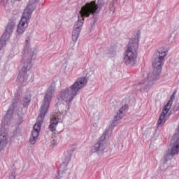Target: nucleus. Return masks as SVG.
Returning <instances> with one entry per match:
<instances>
[{
  "label": "nucleus",
  "instance_id": "f257e3e1",
  "mask_svg": "<svg viewBox=\"0 0 179 179\" xmlns=\"http://www.w3.org/2000/svg\"><path fill=\"white\" fill-rule=\"evenodd\" d=\"M54 93H55V83H52L48 88L43 99V103L40 108L38 121L34 126L31 136L29 139L31 145H34L36 143V141H37L38 135H40L41 124L44 121V118H45V115L48 113V108H50V104H51V100H52V95Z\"/></svg>",
  "mask_w": 179,
  "mask_h": 179
},
{
  "label": "nucleus",
  "instance_id": "f03ea898",
  "mask_svg": "<svg viewBox=\"0 0 179 179\" xmlns=\"http://www.w3.org/2000/svg\"><path fill=\"white\" fill-rule=\"evenodd\" d=\"M97 9H99V5L96 3V0L87 3L85 6L81 7V10L80 11L81 19L78 17V20L76 22L73 30L72 40L74 43H76V41H78V38H79V34L82 30V26H83L85 17H89L90 15H94Z\"/></svg>",
  "mask_w": 179,
  "mask_h": 179
},
{
  "label": "nucleus",
  "instance_id": "7ed1b4c3",
  "mask_svg": "<svg viewBox=\"0 0 179 179\" xmlns=\"http://www.w3.org/2000/svg\"><path fill=\"white\" fill-rule=\"evenodd\" d=\"M157 52V57L155 58L152 62L154 70L151 78L150 75L146 74L144 80L142 83H146L148 86H150L152 82L157 80L160 78V73H162V69L164 64V58L167 56V50L164 48L159 49Z\"/></svg>",
  "mask_w": 179,
  "mask_h": 179
},
{
  "label": "nucleus",
  "instance_id": "20e7f679",
  "mask_svg": "<svg viewBox=\"0 0 179 179\" xmlns=\"http://www.w3.org/2000/svg\"><path fill=\"white\" fill-rule=\"evenodd\" d=\"M86 83H87V80H86V78H78L71 87L66 88L60 92L58 99L66 101L67 104H70L80 89L85 87Z\"/></svg>",
  "mask_w": 179,
  "mask_h": 179
},
{
  "label": "nucleus",
  "instance_id": "39448f33",
  "mask_svg": "<svg viewBox=\"0 0 179 179\" xmlns=\"http://www.w3.org/2000/svg\"><path fill=\"white\" fill-rule=\"evenodd\" d=\"M36 3H37V1L29 0L17 27V34H23L26 31L30 18L31 17V14L34 12V9H36Z\"/></svg>",
  "mask_w": 179,
  "mask_h": 179
},
{
  "label": "nucleus",
  "instance_id": "423d86ee",
  "mask_svg": "<svg viewBox=\"0 0 179 179\" xmlns=\"http://www.w3.org/2000/svg\"><path fill=\"white\" fill-rule=\"evenodd\" d=\"M135 43L129 45L124 55V61L126 65L134 66L136 64V58H138V48L139 47V39H136Z\"/></svg>",
  "mask_w": 179,
  "mask_h": 179
},
{
  "label": "nucleus",
  "instance_id": "0eeeda50",
  "mask_svg": "<svg viewBox=\"0 0 179 179\" xmlns=\"http://www.w3.org/2000/svg\"><path fill=\"white\" fill-rule=\"evenodd\" d=\"M176 93H177V90L174 91V92L171 96V100H169L164 107L157 121L158 125H162V124H164L166 121H167V119L169 118L167 114H169V111H170V108H171V106H173V100H174L176 97Z\"/></svg>",
  "mask_w": 179,
  "mask_h": 179
},
{
  "label": "nucleus",
  "instance_id": "6e6552de",
  "mask_svg": "<svg viewBox=\"0 0 179 179\" xmlns=\"http://www.w3.org/2000/svg\"><path fill=\"white\" fill-rule=\"evenodd\" d=\"M15 27V22H10L8 24L5 32L0 38V51L2 47L6 45V41H9L10 34L13 33V28Z\"/></svg>",
  "mask_w": 179,
  "mask_h": 179
},
{
  "label": "nucleus",
  "instance_id": "1a4fd4ad",
  "mask_svg": "<svg viewBox=\"0 0 179 179\" xmlns=\"http://www.w3.org/2000/svg\"><path fill=\"white\" fill-rule=\"evenodd\" d=\"M106 138H107V135L106 134H103L101 136L99 142L95 144L94 148L93 150L94 152H99V150H104L105 148L103 141L106 140Z\"/></svg>",
  "mask_w": 179,
  "mask_h": 179
},
{
  "label": "nucleus",
  "instance_id": "9d476101",
  "mask_svg": "<svg viewBox=\"0 0 179 179\" xmlns=\"http://www.w3.org/2000/svg\"><path fill=\"white\" fill-rule=\"evenodd\" d=\"M59 122V117H58V115H53L50 120V124L49 126V129L52 131V132H54V131H56L57 129V125H58V123Z\"/></svg>",
  "mask_w": 179,
  "mask_h": 179
},
{
  "label": "nucleus",
  "instance_id": "9b49d317",
  "mask_svg": "<svg viewBox=\"0 0 179 179\" xmlns=\"http://www.w3.org/2000/svg\"><path fill=\"white\" fill-rule=\"evenodd\" d=\"M127 108H128V105H124L120 108L119 111L117 112V115L114 117V123L117 122V121H120V120H122V117H124V111H125Z\"/></svg>",
  "mask_w": 179,
  "mask_h": 179
},
{
  "label": "nucleus",
  "instance_id": "f8f14e48",
  "mask_svg": "<svg viewBox=\"0 0 179 179\" xmlns=\"http://www.w3.org/2000/svg\"><path fill=\"white\" fill-rule=\"evenodd\" d=\"M26 73H27V66H24V67L22 69V71L18 75V79L20 82H24V78H27Z\"/></svg>",
  "mask_w": 179,
  "mask_h": 179
},
{
  "label": "nucleus",
  "instance_id": "ddd939ff",
  "mask_svg": "<svg viewBox=\"0 0 179 179\" xmlns=\"http://www.w3.org/2000/svg\"><path fill=\"white\" fill-rule=\"evenodd\" d=\"M6 139L7 137L6 134H0V150H1L2 148L6 144Z\"/></svg>",
  "mask_w": 179,
  "mask_h": 179
},
{
  "label": "nucleus",
  "instance_id": "4468645a",
  "mask_svg": "<svg viewBox=\"0 0 179 179\" xmlns=\"http://www.w3.org/2000/svg\"><path fill=\"white\" fill-rule=\"evenodd\" d=\"M24 102L26 104H29V103H30V96H26L25 98H24Z\"/></svg>",
  "mask_w": 179,
  "mask_h": 179
},
{
  "label": "nucleus",
  "instance_id": "2eb2a0df",
  "mask_svg": "<svg viewBox=\"0 0 179 179\" xmlns=\"http://www.w3.org/2000/svg\"><path fill=\"white\" fill-rule=\"evenodd\" d=\"M29 41H30V38H27V39H26L25 43L27 44H29Z\"/></svg>",
  "mask_w": 179,
  "mask_h": 179
},
{
  "label": "nucleus",
  "instance_id": "dca6fc26",
  "mask_svg": "<svg viewBox=\"0 0 179 179\" xmlns=\"http://www.w3.org/2000/svg\"><path fill=\"white\" fill-rule=\"evenodd\" d=\"M3 1H6V2H8V1H9V0H3Z\"/></svg>",
  "mask_w": 179,
  "mask_h": 179
},
{
  "label": "nucleus",
  "instance_id": "f3484780",
  "mask_svg": "<svg viewBox=\"0 0 179 179\" xmlns=\"http://www.w3.org/2000/svg\"><path fill=\"white\" fill-rule=\"evenodd\" d=\"M17 1H20V0H17Z\"/></svg>",
  "mask_w": 179,
  "mask_h": 179
}]
</instances>
